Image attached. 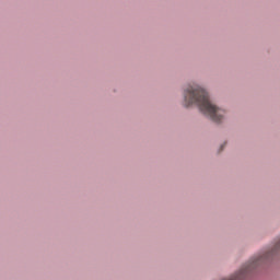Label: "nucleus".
<instances>
[{
    "mask_svg": "<svg viewBox=\"0 0 280 280\" xmlns=\"http://www.w3.org/2000/svg\"><path fill=\"white\" fill-rule=\"evenodd\" d=\"M191 104H196L201 113H203L206 117H210L215 124L222 121L224 117L223 109L218 108V106L211 103L207 91L197 84L188 85L184 91V105L191 106Z\"/></svg>",
    "mask_w": 280,
    "mask_h": 280,
    "instance_id": "obj_1",
    "label": "nucleus"
}]
</instances>
